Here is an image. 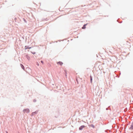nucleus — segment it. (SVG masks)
<instances>
[{
  "instance_id": "obj_4",
  "label": "nucleus",
  "mask_w": 133,
  "mask_h": 133,
  "mask_svg": "<svg viewBox=\"0 0 133 133\" xmlns=\"http://www.w3.org/2000/svg\"><path fill=\"white\" fill-rule=\"evenodd\" d=\"M59 63L60 65H62L63 64V63L59 61L58 63Z\"/></svg>"
},
{
  "instance_id": "obj_12",
  "label": "nucleus",
  "mask_w": 133,
  "mask_h": 133,
  "mask_svg": "<svg viewBox=\"0 0 133 133\" xmlns=\"http://www.w3.org/2000/svg\"><path fill=\"white\" fill-rule=\"evenodd\" d=\"M117 77H119V76H118V75H117Z\"/></svg>"
},
{
  "instance_id": "obj_8",
  "label": "nucleus",
  "mask_w": 133,
  "mask_h": 133,
  "mask_svg": "<svg viewBox=\"0 0 133 133\" xmlns=\"http://www.w3.org/2000/svg\"><path fill=\"white\" fill-rule=\"evenodd\" d=\"M86 25V24H85L84 25V26H83L82 27V28L83 29H85L86 28V26H85Z\"/></svg>"
},
{
  "instance_id": "obj_5",
  "label": "nucleus",
  "mask_w": 133,
  "mask_h": 133,
  "mask_svg": "<svg viewBox=\"0 0 133 133\" xmlns=\"http://www.w3.org/2000/svg\"><path fill=\"white\" fill-rule=\"evenodd\" d=\"M84 126H82L79 128V129L80 130H81L82 129V128H84Z\"/></svg>"
},
{
  "instance_id": "obj_2",
  "label": "nucleus",
  "mask_w": 133,
  "mask_h": 133,
  "mask_svg": "<svg viewBox=\"0 0 133 133\" xmlns=\"http://www.w3.org/2000/svg\"><path fill=\"white\" fill-rule=\"evenodd\" d=\"M130 129H133V123L131 125Z\"/></svg>"
},
{
  "instance_id": "obj_9",
  "label": "nucleus",
  "mask_w": 133,
  "mask_h": 133,
  "mask_svg": "<svg viewBox=\"0 0 133 133\" xmlns=\"http://www.w3.org/2000/svg\"><path fill=\"white\" fill-rule=\"evenodd\" d=\"M25 49H30V48H31V47H29H29H27V48H26V46H25Z\"/></svg>"
},
{
  "instance_id": "obj_14",
  "label": "nucleus",
  "mask_w": 133,
  "mask_h": 133,
  "mask_svg": "<svg viewBox=\"0 0 133 133\" xmlns=\"http://www.w3.org/2000/svg\"><path fill=\"white\" fill-rule=\"evenodd\" d=\"M6 133H8L7 132H6Z\"/></svg>"
},
{
  "instance_id": "obj_7",
  "label": "nucleus",
  "mask_w": 133,
  "mask_h": 133,
  "mask_svg": "<svg viewBox=\"0 0 133 133\" xmlns=\"http://www.w3.org/2000/svg\"><path fill=\"white\" fill-rule=\"evenodd\" d=\"M90 81H91V83H92V77H91V76H90Z\"/></svg>"
},
{
  "instance_id": "obj_11",
  "label": "nucleus",
  "mask_w": 133,
  "mask_h": 133,
  "mask_svg": "<svg viewBox=\"0 0 133 133\" xmlns=\"http://www.w3.org/2000/svg\"><path fill=\"white\" fill-rule=\"evenodd\" d=\"M119 75H120L121 74V73L119 71Z\"/></svg>"
},
{
  "instance_id": "obj_3",
  "label": "nucleus",
  "mask_w": 133,
  "mask_h": 133,
  "mask_svg": "<svg viewBox=\"0 0 133 133\" xmlns=\"http://www.w3.org/2000/svg\"><path fill=\"white\" fill-rule=\"evenodd\" d=\"M20 65H21V67L22 68V69H23L24 70V66H23V65L22 64H20Z\"/></svg>"
},
{
  "instance_id": "obj_13",
  "label": "nucleus",
  "mask_w": 133,
  "mask_h": 133,
  "mask_svg": "<svg viewBox=\"0 0 133 133\" xmlns=\"http://www.w3.org/2000/svg\"><path fill=\"white\" fill-rule=\"evenodd\" d=\"M117 128H118V126H117Z\"/></svg>"
},
{
  "instance_id": "obj_1",
  "label": "nucleus",
  "mask_w": 133,
  "mask_h": 133,
  "mask_svg": "<svg viewBox=\"0 0 133 133\" xmlns=\"http://www.w3.org/2000/svg\"><path fill=\"white\" fill-rule=\"evenodd\" d=\"M30 110L28 109H25L23 110V112L24 113L26 112V113H28L29 112Z\"/></svg>"
},
{
  "instance_id": "obj_6",
  "label": "nucleus",
  "mask_w": 133,
  "mask_h": 133,
  "mask_svg": "<svg viewBox=\"0 0 133 133\" xmlns=\"http://www.w3.org/2000/svg\"><path fill=\"white\" fill-rule=\"evenodd\" d=\"M37 113V111H36V112H32V115H34L35 114H36Z\"/></svg>"
},
{
  "instance_id": "obj_10",
  "label": "nucleus",
  "mask_w": 133,
  "mask_h": 133,
  "mask_svg": "<svg viewBox=\"0 0 133 133\" xmlns=\"http://www.w3.org/2000/svg\"><path fill=\"white\" fill-rule=\"evenodd\" d=\"M41 63L43 64H44V63H43V61H41Z\"/></svg>"
}]
</instances>
